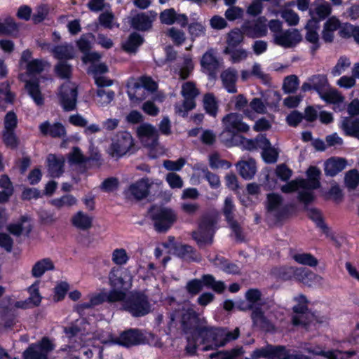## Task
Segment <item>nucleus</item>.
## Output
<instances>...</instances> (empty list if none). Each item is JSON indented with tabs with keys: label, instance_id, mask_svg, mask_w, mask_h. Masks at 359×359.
Wrapping results in <instances>:
<instances>
[{
	"label": "nucleus",
	"instance_id": "obj_1",
	"mask_svg": "<svg viewBox=\"0 0 359 359\" xmlns=\"http://www.w3.org/2000/svg\"><path fill=\"white\" fill-rule=\"evenodd\" d=\"M217 221L218 216L214 213L205 214L201 217L198 229L191 233L193 239L199 248H204L212 243Z\"/></svg>",
	"mask_w": 359,
	"mask_h": 359
},
{
	"label": "nucleus",
	"instance_id": "obj_2",
	"mask_svg": "<svg viewBox=\"0 0 359 359\" xmlns=\"http://www.w3.org/2000/svg\"><path fill=\"white\" fill-rule=\"evenodd\" d=\"M124 310L134 317H141L149 313L151 305L148 297L142 292H132L123 302Z\"/></svg>",
	"mask_w": 359,
	"mask_h": 359
},
{
	"label": "nucleus",
	"instance_id": "obj_3",
	"mask_svg": "<svg viewBox=\"0 0 359 359\" xmlns=\"http://www.w3.org/2000/svg\"><path fill=\"white\" fill-rule=\"evenodd\" d=\"M151 219L155 230L158 233H165L177 221V217L170 208H158L151 210Z\"/></svg>",
	"mask_w": 359,
	"mask_h": 359
},
{
	"label": "nucleus",
	"instance_id": "obj_4",
	"mask_svg": "<svg viewBox=\"0 0 359 359\" xmlns=\"http://www.w3.org/2000/svg\"><path fill=\"white\" fill-rule=\"evenodd\" d=\"M161 184V182L149 178H142L129 186L127 194L129 197L140 201L150 195L152 190L158 191Z\"/></svg>",
	"mask_w": 359,
	"mask_h": 359
},
{
	"label": "nucleus",
	"instance_id": "obj_5",
	"mask_svg": "<svg viewBox=\"0 0 359 359\" xmlns=\"http://www.w3.org/2000/svg\"><path fill=\"white\" fill-rule=\"evenodd\" d=\"M199 90L192 81H187L182 84L181 94L184 97L182 104L175 105L176 112L184 116L188 111L196 107V97L199 95Z\"/></svg>",
	"mask_w": 359,
	"mask_h": 359
},
{
	"label": "nucleus",
	"instance_id": "obj_6",
	"mask_svg": "<svg viewBox=\"0 0 359 359\" xmlns=\"http://www.w3.org/2000/svg\"><path fill=\"white\" fill-rule=\"evenodd\" d=\"M55 348L54 344L48 338L30 344L22 353L23 359H48V355Z\"/></svg>",
	"mask_w": 359,
	"mask_h": 359
},
{
	"label": "nucleus",
	"instance_id": "obj_7",
	"mask_svg": "<svg viewBox=\"0 0 359 359\" xmlns=\"http://www.w3.org/2000/svg\"><path fill=\"white\" fill-rule=\"evenodd\" d=\"M134 145L130 133L122 131L117 133L115 140L108 149V154L113 158H120L129 151Z\"/></svg>",
	"mask_w": 359,
	"mask_h": 359
},
{
	"label": "nucleus",
	"instance_id": "obj_8",
	"mask_svg": "<svg viewBox=\"0 0 359 359\" xmlns=\"http://www.w3.org/2000/svg\"><path fill=\"white\" fill-rule=\"evenodd\" d=\"M268 358L272 359H306L303 355H290L283 346L267 345L255 349L252 353V358Z\"/></svg>",
	"mask_w": 359,
	"mask_h": 359
},
{
	"label": "nucleus",
	"instance_id": "obj_9",
	"mask_svg": "<svg viewBox=\"0 0 359 359\" xmlns=\"http://www.w3.org/2000/svg\"><path fill=\"white\" fill-rule=\"evenodd\" d=\"M236 208L231 197H226L224 200L222 212L226 220L231 228L234 238L238 241H244V234L241 224L234 219Z\"/></svg>",
	"mask_w": 359,
	"mask_h": 359
},
{
	"label": "nucleus",
	"instance_id": "obj_10",
	"mask_svg": "<svg viewBox=\"0 0 359 359\" xmlns=\"http://www.w3.org/2000/svg\"><path fill=\"white\" fill-rule=\"evenodd\" d=\"M109 280L114 288L127 290L132 286L133 276L128 269L113 267L109 272Z\"/></svg>",
	"mask_w": 359,
	"mask_h": 359
},
{
	"label": "nucleus",
	"instance_id": "obj_11",
	"mask_svg": "<svg viewBox=\"0 0 359 359\" xmlns=\"http://www.w3.org/2000/svg\"><path fill=\"white\" fill-rule=\"evenodd\" d=\"M224 130L221 133L222 136L225 133H229L231 136L238 133H245L249 130L250 127L243 122L242 116L238 113H230L222 118Z\"/></svg>",
	"mask_w": 359,
	"mask_h": 359
},
{
	"label": "nucleus",
	"instance_id": "obj_12",
	"mask_svg": "<svg viewBox=\"0 0 359 359\" xmlns=\"http://www.w3.org/2000/svg\"><path fill=\"white\" fill-rule=\"evenodd\" d=\"M77 88L75 84L65 83L60 89V102L65 111H72L76 108Z\"/></svg>",
	"mask_w": 359,
	"mask_h": 359
},
{
	"label": "nucleus",
	"instance_id": "obj_13",
	"mask_svg": "<svg viewBox=\"0 0 359 359\" xmlns=\"http://www.w3.org/2000/svg\"><path fill=\"white\" fill-rule=\"evenodd\" d=\"M137 133L141 142L149 147H154L158 142V132L151 124L145 123L137 128Z\"/></svg>",
	"mask_w": 359,
	"mask_h": 359
},
{
	"label": "nucleus",
	"instance_id": "obj_14",
	"mask_svg": "<svg viewBox=\"0 0 359 359\" xmlns=\"http://www.w3.org/2000/svg\"><path fill=\"white\" fill-rule=\"evenodd\" d=\"M266 207L267 212L278 219L283 217L287 212L282 196L277 194H267Z\"/></svg>",
	"mask_w": 359,
	"mask_h": 359
},
{
	"label": "nucleus",
	"instance_id": "obj_15",
	"mask_svg": "<svg viewBox=\"0 0 359 359\" xmlns=\"http://www.w3.org/2000/svg\"><path fill=\"white\" fill-rule=\"evenodd\" d=\"M302 39L300 32L297 29L284 30L273 39L275 44L285 48L294 47Z\"/></svg>",
	"mask_w": 359,
	"mask_h": 359
},
{
	"label": "nucleus",
	"instance_id": "obj_16",
	"mask_svg": "<svg viewBox=\"0 0 359 359\" xmlns=\"http://www.w3.org/2000/svg\"><path fill=\"white\" fill-rule=\"evenodd\" d=\"M268 309V305L266 307L255 309L252 311L251 318L254 326L265 332H271L275 330V327L265 316V311Z\"/></svg>",
	"mask_w": 359,
	"mask_h": 359
},
{
	"label": "nucleus",
	"instance_id": "obj_17",
	"mask_svg": "<svg viewBox=\"0 0 359 359\" xmlns=\"http://www.w3.org/2000/svg\"><path fill=\"white\" fill-rule=\"evenodd\" d=\"M144 341L143 334L138 330L130 329L122 332L114 342L125 346L140 344Z\"/></svg>",
	"mask_w": 359,
	"mask_h": 359
},
{
	"label": "nucleus",
	"instance_id": "obj_18",
	"mask_svg": "<svg viewBox=\"0 0 359 359\" xmlns=\"http://www.w3.org/2000/svg\"><path fill=\"white\" fill-rule=\"evenodd\" d=\"M306 29V34L305 38L307 41L311 43V50L313 55L316 51L320 48V39L318 30L319 29V25L317 20L312 18L309 20L305 27Z\"/></svg>",
	"mask_w": 359,
	"mask_h": 359
},
{
	"label": "nucleus",
	"instance_id": "obj_19",
	"mask_svg": "<svg viewBox=\"0 0 359 359\" xmlns=\"http://www.w3.org/2000/svg\"><path fill=\"white\" fill-rule=\"evenodd\" d=\"M181 323L186 330H193L195 332L202 325L201 320L193 309H183L181 313Z\"/></svg>",
	"mask_w": 359,
	"mask_h": 359
},
{
	"label": "nucleus",
	"instance_id": "obj_20",
	"mask_svg": "<svg viewBox=\"0 0 359 359\" xmlns=\"http://www.w3.org/2000/svg\"><path fill=\"white\" fill-rule=\"evenodd\" d=\"M241 29L246 36L251 38L262 36L266 33V25L259 20L245 22Z\"/></svg>",
	"mask_w": 359,
	"mask_h": 359
},
{
	"label": "nucleus",
	"instance_id": "obj_21",
	"mask_svg": "<svg viewBox=\"0 0 359 359\" xmlns=\"http://www.w3.org/2000/svg\"><path fill=\"white\" fill-rule=\"evenodd\" d=\"M157 13L150 11V15L142 13L132 18L131 23L134 29L140 31H146L151 27L153 21L155 20Z\"/></svg>",
	"mask_w": 359,
	"mask_h": 359
},
{
	"label": "nucleus",
	"instance_id": "obj_22",
	"mask_svg": "<svg viewBox=\"0 0 359 359\" xmlns=\"http://www.w3.org/2000/svg\"><path fill=\"white\" fill-rule=\"evenodd\" d=\"M294 278L308 286H311L315 283H321L323 281V278L321 276L314 273L309 269L303 267L297 268Z\"/></svg>",
	"mask_w": 359,
	"mask_h": 359
},
{
	"label": "nucleus",
	"instance_id": "obj_23",
	"mask_svg": "<svg viewBox=\"0 0 359 359\" xmlns=\"http://www.w3.org/2000/svg\"><path fill=\"white\" fill-rule=\"evenodd\" d=\"M65 162L63 156H57L55 154L48 156V170L52 177H59L64 172Z\"/></svg>",
	"mask_w": 359,
	"mask_h": 359
},
{
	"label": "nucleus",
	"instance_id": "obj_24",
	"mask_svg": "<svg viewBox=\"0 0 359 359\" xmlns=\"http://www.w3.org/2000/svg\"><path fill=\"white\" fill-rule=\"evenodd\" d=\"M220 78L224 88L229 93H236L237 92L236 83L238 75L237 71L235 69L229 67L224 70L220 74Z\"/></svg>",
	"mask_w": 359,
	"mask_h": 359
},
{
	"label": "nucleus",
	"instance_id": "obj_25",
	"mask_svg": "<svg viewBox=\"0 0 359 359\" xmlns=\"http://www.w3.org/2000/svg\"><path fill=\"white\" fill-rule=\"evenodd\" d=\"M262 294L257 288L249 289L245 294L247 302L250 304L243 309H251V311L260 307H266L267 304L262 299Z\"/></svg>",
	"mask_w": 359,
	"mask_h": 359
},
{
	"label": "nucleus",
	"instance_id": "obj_26",
	"mask_svg": "<svg viewBox=\"0 0 359 359\" xmlns=\"http://www.w3.org/2000/svg\"><path fill=\"white\" fill-rule=\"evenodd\" d=\"M236 166L239 175L245 180H251L257 172L255 161L250 158L247 161H240Z\"/></svg>",
	"mask_w": 359,
	"mask_h": 359
},
{
	"label": "nucleus",
	"instance_id": "obj_27",
	"mask_svg": "<svg viewBox=\"0 0 359 359\" xmlns=\"http://www.w3.org/2000/svg\"><path fill=\"white\" fill-rule=\"evenodd\" d=\"M93 217L82 211L77 212L71 218L72 225L82 231L90 229L93 226Z\"/></svg>",
	"mask_w": 359,
	"mask_h": 359
},
{
	"label": "nucleus",
	"instance_id": "obj_28",
	"mask_svg": "<svg viewBox=\"0 0 359 359\" xmlns=\"http://www.w3.org/2000/svg\"><path fill=\"white\" fill-rule=\"evenodd\" d=\"M346 165V161L341 158H330L325 163L326 175L334 176L342 171Z\"/></svg>",
	"mask_w": 359,
	"mask_h": 359
},
{
	"label": "nucleus",
	"instance_id": "obj_29",
	"mask_svg": "<svg viewBox=\"0 0 359 359\" xmlns=\"http://www.w3.org/2000/svg\"><path fill=\"white\" fill-rule=\"evenodd\" d=\"M29 218L27 216H22L20 220L15 223L9 224L6 230L15 236L19 237L25 231L27 233L31 231L32 227L28 224Z\"/></svg>",
	"mask_w": 359,
	"mask_h": 359
},
{
	"label": "nucleus",
	"instance_id": "obj_30",
	"mask_svg": "<svg viewBox=\"0 0 359 359\" xmlns=\"http://www.w3.org/2000/svg\"><path fill=\"white\" fill-rule=\"evenodd\" d=\"M201 67L208 71H215L219 65L216 57V50L214 48H209L201 59Z\"/></svg>",
	"mask_w": 359,
	"mask_h": 359
},
{
	"label": "nucleus",
	"instance_id": "obj_31",
	"mask_svg": "<svg viewBox=\"0 0 359 359\" xmlns=\"http://www.w3.org/2000/svg\"><path fill=\"white\" fill-rule=\"evenodd\" d=\"M89 301L78 304L76 306V310L81 313L85 309H90L94 306H98L102 303L106 302L107 296L106 292L94 293L88 296Z\"/></svg>",
	"mask_w": 359,
	"mask_h": 359
},
{
	"label": "nucleus",
	"instance_id": "obj_32",
	"mask_svg": "<svg viewBox=\"0 0 359 359\" xmlns=\"http://www.w3.org/2000/svg\"><path fill=\"white\" fill-rule=\"evenodd\" d=\"M40 130L43 135L49 134L53 137H62L66 134L65 127L60 123L53 125L46 121L40 125Z\"/></svg>",
	"mask_w": 359,
	"mask_h": 359
},
{
	"label": "nucleus",
	"instance_id": "obj_33",
	"mask_svg": "<svg viewBox=\"0 0 359 359\" xmlns=\"http://www.w3.org/2000/svg\"><path fill=\"white\" fill-rule=\"evenodd\" d=\"M320 171L316 167H310L307 170L308 180H300V186L302 187H309L311 189H318L320 187L318 180Z\"/></svg>",
	"mask_w": 359,
	"mask_h": 359
},
{
	"label": "nucleus",
	"instance_id": "obj_34",
	"mask_svg": "<svg viewBox=\"0 0 359 359\" xmlns=\"http://www.w3.org/2000/svg\"><path fill=\"white\" fill-rule=\"evenodd\" d=\"M54 269V264L49 258L36 262L32 269V275L34 278L41 277L46 271Z\"/></svg>",
	"mask_w": 359,
	"mask_h": 359
},
{
	"label": "nucleus",
	"instance_id": "obj_35",
	"mask_svg": "<svg viewBox=\"0 0 359 359\" xmlns=\"http://www.w3.org/2000/svg\"><path fill=\"white\" fill-rule=\"evenodd\" d=\"M200 280L201 281L203 287H205L211 288L218 293H222L226 288V285L224 282L216 280L215 277L210 274L203 275L200 278Z\"/></svg>",
	"mask_w": 359,
	"mask_h": 359
},
{
	"label": "nucleus",
	"instance_id": "obj_36",
	"mask_svg": "<svg viewBox=\"0 0 359 359\" xmlns=\"http://www.w3.org/2000/svg\"><path fill=\"white\" fill-rule=\"evenodd\" d=\"M175 252L178 256L188 261L200 260L196 251L190 245H180L175 247Z\"/></svg>",
	"mask_w": 359,
	"mask_h": 359
},
{
	"label": "nucleus",
	"instance_id": "obj_37",
	"mask_svg": "<svg viewBox=\"0 0 359 359\" xmlns=\"http://www.w3.org/2000/svg\"><path fill=\"white\" fill-rule=\"evenodd\" d=\"M67 160L69 164L83 166V170H86V165L88 162V158L83 155L81 149L77 147H74L68 154Z\"/></svg>",
	"mask_w": 359,
	"mask_h": 359
},
{
	"label": "nucleus",
	"instance_id": "obj_38",
	"mask_svg": "<svg viewBox=\"0 0 359 359\" xmlns=\"http://www.w3.org/2000/svg\"><path fill=\"white\" fill-rule=\"evenodd\" d=\"M25 88L29 95L32 97L37 105L43 104V97L41 93L39 83L36 81H27Z\"/></svg>",
	"mask_w": 359,
	"mask_h": 359
},
{
	"label": "nucleus",
	"instance_id": "obj_39",
	"mask_svg": "<svg viewBox=\"0 0 359 359\" xmlns=\"http://www.w3.org/2000/svg\"><path fill=\"white\" fill-rule=\"evenodd\" d=\"M203 107L205 111L210 116L215 117L218 111V102L212 93H207L203 96Z\"/></svg>",
	"mask_w": 359,
	"mask_h": 359
},
{
	"label": "nucleus",
	"instance_id": "obj_40",
	"mask_svg": "<svg viewBox=\"0 0 359 359\" xmlns=\"http://www.w3.org/2000/svg\"><path fill=\"white\" fill-rule=\"evenodd\" d=\"M342 128L346 135L359 139V119L346 118L342 123Z\"/></svg>",
	"mask_w": 359,
	"mask_h": 359
},
{
	"label": "nucleus",
	"instance_id": "obj_41",
	"mask_svg": "<svg viewBox=\"0 0 359 359\" xmlns=\"http://www.w3.org/2000/svg\"><path fill=\"white\" fill-rule=\"evenodd\" d=\"M51 53L60 60L73 58L74 54L73 47L67 44L54 47Z\"/></svg>",
	"mask_w": 359,
	"mask_h": 359
},
{
	"label": "nucleus",
	"instance_id": "obj_42",
	"mask_svg": "<svg viewBox=\"0 0 359 359\" xmlns=\"http://www.w3.org/2000/svg\"><path fill=\"white\" fill-rule=\"evenodd\" d=\"M143 42V39L137 33H133L128 37L127 41L123 44V49L128 53H134Z\"/></svg>",
	"mask_w": 359,
	"mask_h": 359
},
{
	"label": "nucleus",
	"instance_id": "obj_43",
	"mask_svg": "<svg viewBox=\"0 0 359 359\" xmlns=\"http://www.w3.org/2000/svg\"><path fill=\"white\" fill-rule=\"evenodd\" d=\"M77 201L72 195H65L60 198H55L50 201V204L57 209L62 208H70L76 205Z\"/></svg>",
	"mask_w": 359,
	"mask_h": 359
},
{
	"label": "nucleus",
	"instance_id": "obj_44",
	"mask_svg": "<svg viewBox=\"0 0 359 359\" xmlns=\"http://www.w3.org/2000/svg\"><path fill=\"white\" fill-rule=\"evenodd\" d=\"M243 30L239 29H234L227 34L226 43L227 46L230 48L238 46L243 40Z\"/></svg>",
	"mask_w": 359,
	"mask_h": 359
},
{
	"label": "nucleus",
	"instance_id": "obj_45",
	"mask_svg": "<svg viewBox=\"0 0 359 359\" xmlns=\"http://www.w3.org/2000/svg\"><path fill=\"white\" fill-rule=\"evenodd\" d=\"M18 30V26L11 17L0 19V34L11 35Z\"/></svg>",
	"mask_w": 359,
	"mask_h": 359
},
{
	"label": "nucleus",
	"instance_id": "obj_46",
	"mask_svg": "<svg viewBox=\"0 0 359 359\" xmlns=\"http://www.w3.org/2000/svg\"><path fill=\"white\" fill-rule=\"evenodd\" d=\"M224 53L229 55L231 61L233 63H238L245 60L248 57V52L243 48L233 49L229 47H226L224 50Z\"/></svg>",
	"mask_w": 359,
	"mask_h": 359
},
{
	"label": "nucleus",
	"instance_id": "obj_47",
	"mask_svg": "<svg viewBox=\"0 0 359 359\" xmlns=\"http://www.w3.org/2000/svg\"><path fill=\"white\" fill-rule=\"evenodd\" d=\"M332 11L331 5L328 2H323L317 4L313 11H310V14H315L319 20H324L331 14Z\"/></svg>",
	"mask_w": 359,
	"mask_h": 359
},
{
	"label": "nucleus",
	"instance_id": "obj_48",
	"mask_svg": "<svg viewBox=\"0 0 359 359\" xmlns=\"http://www.w3.org/2000/svg\"><path fill=\"white\" fill-rule=\"evenodd\" d=\"M314 189L309 187H301L298 191L297 198L299 202L304 205L305 209L308 208L307 205L314 201L315 196L313 192Z\"/></svg>",
	"mask_w": 359,
	"mask_h": 359
},
{
	"label": "nucleus",
	"instance_id": "obj_49",
	"mask_svg": "<svg viewBox=\"0 0 359 359\" xmlns=\"http://www.w3.org/2000/svg\"><path fill=\"white\" fill-rule=\"evenodd\" d=\"M134 87L137 89L143 87L149 91L154 92L157 90L158 85L151 76H142L138 79V81L134 84Z\"/></svg>",
	"mask_w": 359,
	"mask_h": 359
},
{
	"label": "nucleus",
	"instance_id": "obj_50",
	"mask_svg": "<svg viewBox=\"0 0 359 359\" xmlns=\"http://www.w3.org/2000/svg\"><path fill=\"white\" fill-rule=\"evenodd\" d=\"M351 64V61L348 57L344 56L339 57L337 64L332 68L331 74L334 77L339 76L341 74L344 73L348 68L350 67Z\"/></svg>",
	"mask_w": 359,
	"mask_h": 359
},
{
	"label": "nucleus",
	"instance_id": "obj_51",
	"mask_svg": "<svg viewBox=\"0 0 359 359\" xmlns=\"http://www.w3.org/2000/svg\"><path fill=\"white\" fill-rule=\"evenodd\" d=\"M297 272V268L292 266H281L275 269L273 273L275 275L283 280H287L292 278H295Z\"/></svg>",
	"mask_w": 359,
	"mask_h": 359
},
{
	"label": "nucleus",
	"instance_id": "obj_52",
	"mask_svg": "<svg viewBox=\"0 0 359 359\" xmlns=\"http://www.w3.org/2000/svg\"><path fill=\"white\" fill-rule=\"evenodd\" d=\"M320 97L330 103H339L344 102V97L337 90L330 89L319 93Z\"/></svg>",
	"mask_w": 359,
	"mask_h": 359
},
{
	"label": "nucleus",
	"instance_id": "obj_53",
	"mask_svg": "<svg viewBox=\"0 0 359 359\" xmlns=\"http://www.w3.org/2000/svg\"><path fill=\"white\" fill-rule=\"evenodd\" d=\"M47 64V62L42 60L34 59L32 62H29L25 68L29 74H39L44 70Z\"/></svg>",
	"mask_w": 359,
	"mask_h": 359
},
{
	"label": "nucleus",
	"instance_id": "obj_54",
	"mask_svg": "<svg viewBox=\"0 0 359 359\" xmlns=\"http://www.w3.org/2000/svg\"><path fill=\"white\" fill-rule=\"evenodd\" d=\"M209 165L212 169L231 168V163L220 158L217 153H214L209 156Z\"/></svg>",
	"mask_w": 359,
	"mask_h": 359
},
{
	"label": "nucleus",
	"instance_id": "obj_55",
	"mask_svg": "<svg viewBox=\"0 0 359 359\" xmlns=\"http://www.w3.org/2000/svg\"><path fill=\"white\" fill-rule=\"evenodd\" d=\"M39 280H36L28 288L29 293L28 301L32 306H39L42 299L39 290Z\"/></svg>",
	"mask_w": 359,
	"mask_h": 359
},
{
	"label": "nucleus",
	"instance_id": "obj_56",
	"mask_svg": "<svg viewBox=\"0 0 359 359\" xmlns=\"http://www.w3.org/2000/svg\"><path fill=\"white\" fill-rule=\"evenodd\" d=\"M129 259L126 250L123 248H116L111 254L112 262L118 266L126 264Z\"/></svg>",
	"mask_w": 359,
	"mask_h": 359
},
{
	"label": "nucleus",
	"instance_id": "obj_57",
	"mask_svg": "<svg viewBox=\"0 0 359 359\" xmlns=\"http://www.w3.org/2000/svg\"><path fill=\"white\" fill-rule=\"evenodd\" d=\"M194 68L192 60L190 57H186L184 60L183 66L179 70H175V73L178 74L180 79L185 80L189 76Z\"/></svg>",
	"mask_w": 359,
	"mask_h": 359
},
{
	"label": "nucleus",
	"instance_id": "obj_58",
	"mask_svg": "<svg viewBox=\"0 0 359 359\" xmlns=\"http://www.w3.org/2000/svg\"><path fill=\"white\" fill-rule=\"evenodd\" d=\"M119 185L118 179L115 177H111L105 179L100 184V188L104 192H113L118 189Z\"/></svg>",
	"mask_w": 359,
	"mask_h": 359
},
{
	"label": "nucleus",
	"instance_id": "obj_59",
	"mask_svg": "<svg viewBox=\"0 0 359 359\" xmlns=\"http://www.w3.org/2000/svg\"><path fill=\"white\" fill-rule=\"evenodd\" d=\"M97 103L101 106L109 104L114 97V93L111 90H105L100 88L97 91Z\"/></svg>",
	"mask_w": 359,
	"mask_h": 359
},
{
	"label": "nucleus",
	"instance_id": "obj_60",
	"mask_svg": "<svg viewBox=\"0 0 359 359\" xmlns=\"http://www.w3.org/2000/svg\"><path fill=\"white\" fill-rule=\"evenodd\" d=\"M306 210L307 211V216L313 221L319 228L325 231L327 226L323 222L320 211L316 208H306Z\"/></svg>",
	"mask_w": 359,
	"mask_h": 359
},
{
	"label": "nucleus",
	"instance_id": "obj_61",
	"mask_svg": "<svg viewBox=\"0 0 359 359\" xmlns=\"http://www.w3.org/2000/svg\"><path fill=\"white\" fill-rule=\"evenodd\" d=\"M294 259L301 264L310 266H316L318 263L317 259L309 253L297 254L294 256Z\"/></svg>",
	"mask_w": 359,
	"mask_h": 359
},
{
	"label": "nucleus",
	"instance_id": "obj_62",
	"mask_svg": "<svg viewBox=\"0 0 359 359\" xmlns=\"http://www.w3.org/2000/svg\"><path fill=\"white\" fill-rule=\"evenodd\" d=\"M299 80L297 76L290 75L285 78L283 82V90L287 93H292L298 88Z\"/></svg>",
	"mask_w": 359,
	"mask_h": 359
},
{
	"label": "nucleus",
	"instance_id": "obj_63",
	"mask_svg": "<svg viewBox=\"0 0 359 359\" xmlns=\"http://www.w3.org/2000/svg\"><path fill=\"white\" fill-rule=\"evenodd\" d=\"M309 82L311 83L313 88L320 93L327 86V79L326 76L323 74L313 75L309 79Z\"/></svg>",
	"mask_w": 359,
	"mask_h": 359
},
{
	"label": "nucleus",
	"instance_id": "obj_64",
	"mask_svg": "<svg viewBox=\"0 0 359 359\" xmlns=\"http://www.w3.org/2000/svg\"><path fill=\"white\" fill-rule=\"evenodd\" d=\"M345 183L348 189H355L359 183V172L357 170H351L345 175Z\"/></svg>",
	"mask_w": 359,
	"mask_h": 359
}]
</instances>
